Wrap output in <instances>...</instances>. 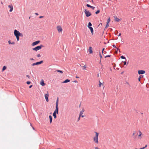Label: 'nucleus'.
Instances as JSON below:
<instances>
[{"instance_id":"45","label":"nucleus","mask_w":149,"mask_h":149,"mask_svg":"<svg viewBox=\"0 0 149 149\" xmlns=\"http://www.w3.org/2000/svg\"><path fill=\"white\" fill-rule=\"evenodd\" d=\"M147 146V145H146L145 147H143V149H144L145 148H146Z\"/></svg>"},{"instance_id":"49","label":"nucleus","mask_w":149,"mask_h":149,"mask_svg":"<svg viewBox=\"0 0 149 149\" xmlns=\"http://www.w3.org/2000/svg\"><path fill=\"white\" fill-rule=\"evenodd\" d=\"M121 35V33H120L118 35V36H120Z\"/></svg>"},{"instance_id":"47","label":"nucleus","mask_w":149,"mask_h":149,"mask_svg":"<svg viewBox=\"0 0 149 149\" xmlns=\"http://www.w3.org/2000/svg\"><path fill=\"white\" fill-rule=\"evenodd\" d=\"M44 17V16H40V17H39V18H42L43 17Z\"/></svg>"},{"instance_id":"7","label":"nucleus","mask_w":149,"mask_h":149,"mask_svg":"<svg viewBox=\"0 0 149 149\" xmlns=\"http://www.w3.org/2000/svg\"><path fill=\"white\" fill-rule=\"evenodd\" d=\"M145 71L143 70H139L138 71V73L139 74H142L145 73Z\"/></svg>"},{"instance_id":"57","label":"nucleus","mask_w":149,"mask_h":149,"mask_svg":"<svg viewBox=\"0 0 149 149\" xmlns=\"http://www.w3.org/2000/svg\"><path fill=\"white\" fill-rule=\"evenodd\" d=\"M116 48L117 49V50H119V49L118 48Z\"/></svg>"},{"instance_id":"37","label":"nucleus","mask_w":149,"mask_h":149,"mask_svg":"<svg viewBox=\"0 0 149 149\" xmlns=\"http://www.w3.org/2000/svg\"><path fill=\"white\" fill-rule=\"evenodd\" d=\"M100 57L101 59L102 58V56L100 52Z\"/></svg>"},{"instance_id":"59","label":"nucleus","mask_w":149,"mask_h":149,"mask_svg":"<svg viewBox=\"0 0 149 149\" xmlns=\"http://www.w3.org/2000/svg\"><path fill=\"white\" fill-rule=\"evenodd\" d=\"M97 77H99V73H98L97 74Z\"/></svg>"},{"instance_id":"63","label":"nucleus","mask_w":149,"mask_h":149,"mask_svg":"<svg viewBox=\"0 0 149 149\" xmlns=\"http://www.w3.org/2000/svg\"><path fill=\"white\" fill-rule=\"evenodd\" d=\"M30 125H31V126H32V124L31 123H30Z\"/></svg>"},{"instance_id":"19","label":"nucleus","mask_w":149,"mask_h":149,"mask_svg":"<svg viewBox=\"0 0 149 149\" xmlns=\"http://www.w3.org/2000/svg\"><path fill=\"white\" fill-rule=\"evenodd\" d=\"M49 120H50V122L51 123H52V117L51 116L49 115Z\"/></svg>"},{"instance_id":"29","label":"nucleus","mask_w":149,"mask_h":149,"mask_svg":"<svg viewBox=\"0 0 149 149\" xmlns=\"http://www.w3.org/2000/svg\"><path fill=\"white\" fill-rule=\"evenodd\" d=\"M109 26V24L107 23L105 28V29L107 28Z\"/></svg>"},{"instance_id":"33","label":"nucleus","mask_w":149,"mask_h":149,"mask_svg":"<svg viewBox=\"0 0 149 149\" xmlns=\"http://www.w3.org/2000/svg\"><path fill=\"white\" fill-rule=\"evenodd\" d=\"M99 81V86L100 87L101 86V84H102V83H101L100 81Z\"/></svg>"},{"instance_id":"52","label":"nucleus","mask_w":149,"mask_h":149,"mask_svg":"<svg viewBox=\"0 0 149 149\" xmlns=\"http://www.w3.org/2000/svg\"><path fill=\"white\" fill-rule=\"evenodd\" d=\"M84 109H82V110L81 111L82 112H84Z\"/></svg>"},{"instance_id":"13","label":"nucleus","mask_w":149,"mask_h":149,"mask_svg":"<svg viewBox=\"0 0 149 149\" xmlns=\"http://www.w3.org/2000/svg\"><path fill=\"white\" fill-rule=\"evenodd\" d=\"M88 28L90 30L92 35H93V28L91 27H89Z\"/></svg>"},{"instance_id":"32","label":"nucleus","mask_w":149,"mask_h":149,"mask_svg":"<svg viewBox=\"0 0 149 149\" xmlns=\"http://www.w3.org/2000/svg\"><path fill=\"white\" fill-rule=\"evenodd\" d=\"M111 56V55H107L105 56V58L110 57Z\"/></svg>"},{"instance_id":"8","label":"nucleus","mask_w":149,"mask_h":149,"mask_svg":"<svg viewBox=\"0 0 149 149\" xmlns=\"http://www.w3.org/2000/svg\"><path fill=\"white\" fill-rule=\"evenodd\" d=\"M45 98L46 101L47 102H48V101H49V99H48L49 94H48V93L45 94Z\"/></svg>"},{"instance_id":"39","label":"nucleus","mask_w":149,"mask_h":149,"mask_svg":"<svg viewBox=\"0 0 149 149\" xmlns=\"http://www.w3.org/2000/svg\"><path fill=\"white\" fill-rule=\"evenodd\" d=\"M81 116H80V115H79V117L78 118V121L79 120H80V118Z\"/></svg>"},{"instance_id":"28","label":"nucleus","mask_w":149,"mask_h":149,"mask_svg":"<svg viewBox=\"0 0 149 149\" xmlns=\"http://www.w3.org/2000/svg\"><path fill=\"white\" fill-rule=\"evenodd\" d=\"M23 34H22V33H19V36L23 37Z\"/></svg>"},{"instance_id":"10","label":"nucleus","mask_w":149,"mask_h":149,"mask_svg":"<svg viewBox=\"0 0 149 149\" xmlns=\"http://www.w3.org/2000/svg\"><path fill=\"white\" fill-rule=\"evenodd\" d=\"M57 28L59 32H60L62 31V29L60 26H57Z\"/></svg>"},{"instance_id":"56","label":"nucleus","mask_w":149,"mask_h":149,"mask_svg":"<svg viewBox=\"0 0 149 149\" xmlns=\"http://www.w3.org/2000/svg\"><path fill=\"white\" fill-rule=\"evenodd\" d=\"M81 116L82 117V118H83L84 117V115H81Z\"/></svg>"},{"instance_id":"22","label":"nucleus","mask_w":149,"mask_h":149,"mask_svg":"<svg viewBox=\"0 0 149 149\" xmlns=\"http://www.w3.org/2000/svg\"><path fill=\"white\" fill-rule=\"evenodd\" d=\"M6 69V66H4L2 68V71H3Z\"/></svg>"},{"instance_id":"46","label":"nucleus","mask_w":149,"mask_h":149,"mask_svg":"<svg viewBox=\"0 0 149 149\" xmlns=\"http://www.w3.org/2000/svg\"><path fill=\"white\" fill-rule=\"evenodd\" d=\"M30 60H32V61H34V59L33 58H30Z\"/></svg>"},{"instance_id":"51","label":"nucleus","mask_w":149,"mask_h":149,"mask_svg":"<svg viewBox=\"0 0 149 149\" xmlns=\"http://www.w3.org/2000/svg\"><path fill=\"white\" fill-rule=\"evenodd\" d=\"M104 48H103L102 49V53H103V52L104 51Z\"/></svg>"},{"instance_id":"60","label":"nucleus","mask_w":149,"mask_h":149,"mask_svg":"<svg viewBox=\"0 0 149 149\" xmlns=\"http://www.w3.org/2000/svg\"><path fill=\"white\" fill-rule=\"evenodd\" d=\"M134 134H135V133L134 132V133H133V134L132 135H133V136H134Z\"/></svg>"},{"instance_id":"36","label":"nucleus","mask_w":149,"mask_h":149,"mask_svg":"<svg viewBox=\"0 0 149 149\" xmlns=\"http://www.w3.org/2000/svg\"><path fill=\"white\" fill-rule=\"evenodd\" d=\"M37 56L38 57H41V55H40L39 54H38L37 55Z\"/></svg>"},{"instance_id":"50","label":"nucleus","mask_w":149,"mask_h":149,"mask_svg":"<svg viewBox=\"0 0 149 149\" xmlns=\"http://www.w3.org/2000/svg\"><path fill=\"white\" fill-rule=\"evenodd\" d=\"M73 82L75 83H77V81L76 80H75Z\"/></svg>"},{"instance_id":"21","label":"nucleus","mask_w":149,"mask_h":149,"mask_svg":"<svg viewBox=\"0 0 149 149\" xmlns=\"http://www.w3.org/2000/svg\"><path fill=\"white\" fill-rule=\"evenodd\" d=\"M92 25V24L90 22H89L88 24V28H89V27H91V26Z\"/></svg>"},{"instance_id":"2","label":"nucleus","mask_w":149,"mask_h":149,"mask_svg":"<svg viewBox=\"0 0 149 149\" xmlns=\"http://www.w3.org/2000/svg\"><path fill=\"white\" fill-rule=\"evenodd\" d=\"M58 97L57 98V99L56 104V109L54 111V112H55V113L56 114H58Z\"/></svg>"},{"instance_id":"11","label":"nucleus","mask_w":149,"mask_h":149,"mask_svg":"<svg viewBox=\"0 0 149 149\" xmlns=\"http://www.w3.org/2000/svg\"><path fill=\"white\" fill-rule=\"evenodd\" d=\"M92 48L90 46L89 47V52L90 54L92 53L93 51H92Z\"/></svg>"},{"instance_id":"31","label":"nucleus","mask_w":149,"mask_h":149,"mask_svg":"<svg viewBox=\"0 0 149 149\" xmlns=\"http://www.w3.org/2000/svg\"><path fill=\"white\" fill-rule=\"evenodd\" d=\"M90 8H91L93 10H94L95 7L93 6H91Z\"/></svg>"},{"instance_id":"25","label":"nucleus","mask_w":149,"mask_h":149,"mask_svg":"<svg viewBox=\"0 0 149 149\" xmlns=\"http://www.w3.org/2000/svg\"><path fill=\"white\" fill-rule=\"evenodd\" d=\"M120 58L122 59H126V58L125 57L123 56H120Z\"/></svg>"},{"instance_id":"35","label":"nucleus","mask_w":149,"mask_h":149,"mask_svg":"<svg viewBox=\"0 0 149 149\" xmlns=\"http://www.w3.org/2000/svg\"><path fill=\"white\" fill-rule=\"evenodd\" d=\"M83 112H82L81 111L79 113V115L81 116L82 114H83Z\"/></svg>"},{"instance_id":"15","label":"nucleus","mask_w":149,"mask_h":149,"mask_svg":"<svg viewBox=\"0 0 149 149\" xmlns=\"http://www.w3.org/2000/svg\"><path fill=\"white\" fill-rule=\"evenodd\" d=\"M40 84L42 86H44L45 84L44 83V81L43 80H42Z\"/></svg>"},{"instance_id":"17","label":"nucleus","mask_w":149,"mask_h":149,"mask_svg":"<svg viewBox=\"0 0 149 149\" xmlns=\"http://www.w3.org/2000/svg\"><path fill=\"white\" fill-rule=\"evenodd\" d=\"M143 76L142 75H140L139 76V77L138 78V80L139 81H140L141 79L143 77Z\"/></svg>"},{"instance_id":"20","label":"nucleus","mask_w":149,"mask_h":149,"mask_svg":"<svg viewBox=\"0 0 149 149\" xmlns=\"http://www.w3.org/2000/svg\"><path fill=\"white\" fill-rule=\"evenodd\" d=\"M139 134L138 135V136L139 137H140V138H139V139H141V136L142 134V133H141V132L140 131H139Z\"/></svg>"},{"instance_id":"18","label":"nucleus","mask_w":149,"mask_h":149,"mask_svg":"<svg viewBox=\"0 0 149 149\" xmlns=\"http://www.w3.org/2000/svg\"><path fill=\"white\" fill-rule=\"evenodd\" d=\"M56 114L55 113V112H54L53 114V116L54 118H56Z\"/></svg>"},{"instance_id":"61","label":"nucleus","mask_w":149,"mask_h":149,"mask_svg":"<svg viewBox=\"0 0 149 149\" xmlns=\"http://www.w3.org/2000/svg\"><path fill=\"white\" fill-rule=\"evenodd\" d=\"M143 149V148H139V149Z\"/></svg>"},{"instance_id":"48","label":"nucleus","mask_w":149,"mask_h":149,"mask_svg":"<svg viewBox=\"0 0 149 149\" xmlns=\"http://www.w3.org/2000/svg\"><path fill=\"white\" fill-rule=\"evenodd\" d=\"M32 86H33V85H31L30 86H29V88H31L32 87Z\"/></svg>"},{"instance_id":"27","label":"nucleus","mask_w":149,"mask_h":149,"mask_svg":"<svg viewBox=\"0 0 149 149\" xmlns=\"http://www.w3.org/2000/svg\"><path fill=\"white\" fill-rule=\"evenodd\" d=\"M110 21V18H109L107 20V23L109 24Z\"/></svg>"},{"instance_id":"1","label":"nucleus","mask_w":149,"mask_h":149,"mask_svg":"<svg viewBox=\"0 0 149 149\" xmlns=\"http://www.w3.org/2000/svg\"><path fill=\"white\" fill-rule=\"evenodd\" d=\"M96 134V135L93 138V141L96 143L98 144V136L99 133L96 132H95Z\"/></svg>"},{"instance_id":"42","label":"nucleus","mask_w":149,"mask_h":149,"mask_svg":"<svg viewBox=\"0 0 149 149\" xmlns=\"http://www.w3.org/2000/svg\"><path fill=\"white\" fill-rule=\"evenodd\" d=\"M84 68V69H85V68H86V65H84V66H83Z\"/></svg>"},{"instance_id":"24","label":"nucleus","mask_w":149,"mask_h":149,"mask_svg":"<svg viewBox=\"0 0 149 149\" xmlns=\"http://www.w3.org/2000/svg\"><path fill=\"white\" fill-rule=\"evenodd\" d=\"M100 12V10H97L95 13V14H98Z\"/></svg>"},{"instance_id":"30","label":"nucleus","mask_w":149,"mask_h":149,"mask_svg":"<svg viewBox=\"0 0 149 149\" xmlns=\"http://www.w3.org/2000/svg\"><path fill=\"white\" fill-rule=\"evenodd\" d=\"M31 83V81H27L26 82V84H28V85H29Z\"/></svg>"},{"instance_id":"16","label":"nucleus","mask_w":149,"mask_h":149,"mask_svg":"<svg viewBox=\"0 0 149 149\" xmlns=\"http://www.w3.org/2000/svg\"><path fill=\"white\" fill-rule=\"evenodd\" d=\"M70 81V80L68 79H67L65 80L64 81H63V83H66Z\"/></svg>"},{"instance_id":"4","label":"nucleus","mask_w":149,"mask_h":149,"mask_svg":"<svg viewBox=\"0 0 149 149\" xmlns=\"http://www.w3.org/2000/svg\"><path fill=\"white\" fill-rule=\"evenodd\" d=\"M84 12L86 14V15L87 17H89L91 15V13L89 11H87L86 9H84Z\"/></svg>"},{"instance_id":"38","label":"nucleus","mask_w":149,"mask_h":149,"mask_svg":"<svg viewBox=\"0 0 149 149\" xmlns=\"http://www.w3.org/2000/svg\"><path fill=\"white\" fill-rule=\"evenodd\" d=\"M113 47L114 48H117V47H116V45H115L114 44V45H113Z\"/></svg>"},{"instance_id":"62","label":"nucleus","mask_w":149,"mask_h":149,"mask_svg":"<svg viewBox=\"0 0 149 149\" xmlns=\"http://www.w3.org/2000/svg\"><path fill=\"white\" fill-rule=\"evenodd\" d=\"M33 130H34V128L33 127Z\"/></svg>"},{"instance_id":"9","label":"nucleus","mask_w":149,"mask_h":149,"mask_svg":"<svg viewBox=\"0 0 149 149\" xmlns=\"http://www.w3.org/2000/svg\"><path fill=\"white\" fill-rule=\"evenodd\" d=\"M40 42V41L39 40H38L34 42H33L32 43V46L38 44Z\"/></svg>"},{"instance_id":"6","label":"nucleus","mask_w":149,"mask_h":149,"mask_svg":"<svg viewBox=\"0 0 149 149\" xmlns=\"http://www.w3.org/2000/svg\"><path fill=\"white\" fill-rule=\"evenodd\" d=\"M19 32L16 29H15L14 31V33L15 36H19Z\"/></svg>"},{"instance_id":"58","label":"nucleus","mask_w":149,"mask_h":149,"mask_svg":"<svg viewBox=\"0 0 149 149\" xmlns=\"http://www.w3.org/2000/svg\"><path fill=\"white\" fill-rule=\"evenodd\" d=\"M126 84H128V85H129V83L128 82H126Z\"/></svg>"},{"instance_id":"54","label":"nucleus","mask_w":149,"mask_h":149,"mask_svg":"<svg viewBox=\"0 0 149 149\" xmlns=\"http://www.w3.org/2000/svg\"><path fill=\"white\" fill-rule=\"evenodd\" d=\"M35 14L36 15H38V13H36Z\"/></svg>"},{"instance_id":"14","label":"nucleus","mask_w":149,"mask_h":149,"mask_svg":"<svg viewBox=\"0 0 149 149\" xmlns=\"http://www.w3.org/2000/svg\"><path fill=\"white\" fill-rule=\"evenodd\" d=\"M8 7L9 8H10V9L9 10V11L10 12H12L13 11V6H11L10 5H9Z\"/></svg>"},{"instance_id":"23","label":"nucleus","mask_w":149,"mask_h":149,"mask_svg":"<svg viewBox=\"0 0 149 149\" xmlns=\"http://www.w3.org/2000/svg\"><path fill=\"white\" fill-rule=\"evenodd\" d=\"M56 71H57V72H59L61 73H63V72L61 70H56Z\"/></svg>"},{"instance_id":"12","label":"nucleus","mask_w":149,"mask_h":149,"mask_svg":"<svg viewBox=\"0 0 149 149\" xmlns=\"http://www.w3.org/2000/svg\"><path fill=\"white\" fill-rule=\"evenodd\" d=\"M115 21L117 22H119L120 21V19L118 18L116 16L114 17Z\"/></svg>"},{"instance_id":"34","label":"nucleus","mask_w":149,"mask_h":149,"mask_svg":"<svg viewBox=\"0 0 149 149\" xmlns=\"http://www.w3.org/2000/svg\"><path fill=\"white\" fill-rule=\"evenodd\" d=\"M86 6L90 8L91 7V6L89 4H87Z\"/></svg>"},{"instance_id":"3","label":"nucleus","mask_w":149,"mask_h":149,"mask_svg":"<svg viewBox=\"0 0 149 149\" xmlns=\"http://www.w3.org/2000/svg\"><path fill=\"white\" fill-rule=\"evenodd\" d=\"M44 47L42 45H40V46H38L35 47L32 49L33 50L36 51L41 49L42 47Z\"/></svg>"},{"instance_id":"64","label":"nucleus","mask_w":149,"mask_h":149,"mask_svg":"<svg viewBox=\"0 0 149 149\" xmlns=\"http://www.w3.org/2000/svg\"><path fill=\"white\" fill-rule=\"evenodd\" d=\"M57 149H61V148H57Z\"/></svg>"},{"instance_id":"53","label":"nucleus","mask_w":149,"mask_h":149,"mask_svg":"<svg viewBox=\"0 0 149 149\" xmlns=\"http://www.w3.org/2000/svg\"><path fill=\"white\" fill-rule=\"evenodd\" d=\"M84 109H82V110L81 111L82 112H84Z\"/></svg>"},{"instance_id":"40","label":"nucleus","mask_w":149,"mask_h":149,"mask_svg":"<svg viewBox=\"0 0 149 149\" xmlns=\"http://www.w3.org/2000/svg\"><path fill=\"white\" fill-rule=\"evenodd\" d=\"M8 43L9 44H11V41H10V40H9L8 41Z\"/></svg>"},{"instance_id":"55","label":"nucleus","mask_w":149,"mask_h":149,"mask_svg":"<svg viewBox=\"0 0 149 149\" xmlns=\"http://www.w3.org/2000/svg\"><path fill=\"white\" fill-rule=\"evenodd\" d=\"M76 78H79V77H78L77 76H76Z\"/></svg>"},{"instance_id":"43","label":"nucleus","mask_w":149,"mask_h":149,"mask_svg":"<svg viewBox=\"0 0 149 149\" xmlns=\"http://www.w3.org/2000/svg\"><path fill=\"white\" fill-rule=\"evenodd\" d=\"M15 44V42H12L11 43V44L14 45Z\"/></svg>"},{"instance_id":"5","label":"nucleus","mask_w":149,"mask_h":149,"mask_svg":"<svg viewBox=\"0 0 149 149\" xmlns=\"http://www.w3.org/2000/svg\"><path fill=\"white\" fill-rule=\"evenodd\" d=\"M43 63V61H41L39 62H37L35 63H33L32 64V66H34L36 65H38L39 64H40L42 63Z\"/></svg>"},{"instance_id":"44","label":"nucleus","mask_w":149,"mask_h":149,"mask_svg":"<svg viewBox=\"0 0 149 149\" xmlns=\"http://www.w3.org/2000/svg\"><path fill=\"white\" fill-rule=\"evenodd\" d=\"M26 77H28V78H30V76L29 75H26Z\"/></svg>"},{"instance_id":"41","label":"nucleus","mask_w":149,"mask_h":149,"mask_svg":"<svg viewBox=\"0 0 149 149\" xmlns=\"http://www.w3.org/2000/svg\"><path fill=\"white\" fill-rule=\"evenodd\" d=\"M124 63V65H125L126 64V61L123 62Z\"/></svg>"},{"instance_id":"26","label":"nucleus","mask_w":149,"mask_h":149,"mask_svg":"<svg viewBox=\"0 0 149 149\" xmlns=\"http://www.w3.org/2000/svg\"><path fill=\"white\" fill-rule=\"evenodd\" d=\"M16 37L17 40V41L19 40V36H15Z\"/></svg>"}]
</instances>
